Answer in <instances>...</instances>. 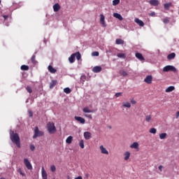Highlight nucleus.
I'll list each match as a JSON object with an SVG mask.
<instances>
[{
  "label": "nucleus",
  "mask_w": 179,
  "mask_h": 179,
  "mask_svg": "<svg viewBox=\"0 0 179 179\" xmlns=\"http://www.w3.org/2000/svg\"><path fill=\"white\" fill-rule=\"evenodd\" d=\"M10 139L16 145L17 147L19 148H21L20 146V137H19V134L17 133H15V131L10 130Z\"/></svg>",
  "instance_id": "obj_1"
},
{
  "label": "nucleus",
  "mask_w": 179,
  "mask_h": 179,
  "mask_svg": "<svg viewBox=\"0 0 179 179\" xmlns=\"http://www.w3.org/2000/svg\"><path fill=\"white\" fill-rule=\"evenodd\" d=\"M47 128L49 134H55V132H57V129L55 128L54 122H49L47 124Z\"/></svg>",
  "instance_id": "obj_2"
},
{
  "label": "nucleus",
  "mask_w": 179,
  "mask_h": 179,
  "mask_svg": "<svg viewBox=\"0 0 179 179\" xmlns=\"http://www.w3.org/2000/svg\"><path fill=\"white\" fill-rule=\"evenodd\" d=\"M44 136V132L41 131L38 129V127H35L34 129V134L33 136V138L36 139L40 136Z\"/></svg>",
  "instance_id": "obj_3"
},
{
  "label": "nucleus",
  "mask_w": 179,
  "mask_h": 179,
  "mask_svg": "<svg viewBox=\"0 0 179 179\" xmlns=\"http://www.w3.org/2000/svg\"><path fill=\"white\" fill-rule=\"evenodd\" d=\"M169 71H171L172 72H176L177 69L173 66H166L163 68V72H169Z\"/></svg>",
  "instance_id": "obj_4"
},
{
  "label": "nucleus",
  "mask_w": 179,
  "mask_h": 179,
  "mask_svg": "<svg viewBox=\"0 0 179 179\" xmlns=\"http://www.w3.org/2000/svg\"><path fill=\"white\" fill-rule=\"evenodd\" d=\"M24 163L28 170H33V166L27 158L24 159Z\"/></svg>",
  "instance_id": "obj_5"
},
{
  "label": "nucleus",
  "mask_w": 179,
  "mask_h": 179,
  "mask_svg": "<svg viewBox=\"0 0 179 179\" xmlns=\"http://www.w3.org/2000/svg\"><path fill=\"white\" fill-rule=\"evenodd\" d=\"M106 17H104V15L101 14L100 15V23L102 25L103 27H106L107 24H106Z\"/></svg>",
  "instance_id": "obj_6"
},
{
  "label": "nucleus",
  "mask_w": 179,
  "mask_h": 179,
  "mask_svg": "<svg viewBox=\"0 0 179 179\" xmlns=\"http://www.w3.org/2000/svg\"><path fill=\"white\" fill-rule=\"evenodd\" d=\"M152 80H153V77L152 76H147L146 78L144 79V82L148 83V85L152 84Z\"/></svg>",
  "instance_id": "obj_7"
},
{
  "label": "nucleus",
  "mask_w": 179,
  "mask_h": 179,
  "mask_svg": "<svg viewBox=\"0 0 179 179\" xmlns=\"http://www.w3.org/2000/svg\"><path fill=\"white\" fill-rule=\"evenodd\" d=\"M75 120L78 121V122H80V124H85L86 122V120L85 118L79 116H75Z\"/></svg>",
  "instance_id": "obj_8"
},
{
  "label": "nucleus",
  "mask_w": 179,
  "mask_h": 179,
  "mask_svg": "<svg viewBox=\"0 0 179 179\" xmlns=\"http://www.w3.org/2000/svg\"><path fill=\"white\" fill-rule=\"evenodd\" d=\"M149 3L151 6H159L160 2H159V0H150Z\"/></svg>",
  "instance_id": "obj_9"
},
{
  "label": "nucleus",
  "mask_w": 179,
  "mask_h": 179,
  "mask_svg": "<svg viewBox=\"0 0 179 179\" xmlns=\"http://www.w3.org/2000/svg\"><path fill=\"white\" fill-rule=\"evenodd\" d=\"M99 148L101 150V153H102L103 155H108V150H107V149H106L103 145H100Z\"/></svg>",
  "instance_id": "obj_10"
},
{
  "label": "nucleus",
  "mask_w": 179,
  "mask_h": 179,
  "mask_svg": "<svg viewBox=\"0 0 179 179\" xmlns=\"http://www.w3.org/2000/svg\"><path fill=\"white\" fill-rule=\"evenodd\" d=\"M101 66H94L93 69H92V71L93 72H94L95 73H99V72H101Z\"/></svg>",
  "instance_id": "obj_11"
},
{
  "label": "nucleus",
  "mask_w": 179,
  "mask_h": 179,
  "mask_svg": "<svg viewBox=\"0 0 179 179\" xmlns=\"http://www.w3.org/2000/svg\"><path fill=\"white\" fill-rule=\"evenodd\" d=\"M57 83H58V81H57V80H52L50 83V89H54V87L57 86Z\"/></svg>",
  "instance_id": "obj_12"
},
{
  "label": "nucleus",
  "mask_w": 179,
  "mask_h": 179,
  "mask_svg": "<svg viewBox=\"0 0 179 179\" xmlns=\"http://www.w3.org/2000/svg\"><path fill=\"white\" fill-rule=\"evenodd\" d=\"M84 138L87 141L90 139V138H92V133H90V131H85V132H84Z\"/></svg>",
  "instance_id": "obj_13"
},
{
  "label": "nucleus",
  "mask_w": 179,
  "mask_h": 179,
  "mask_svg": "<svg viewBox=\"0 0 179 179\" xmlns=\"http://www.w3.org/2000/svg\"><path fill=\"white\" fill-rule=\"evenodd\" d=\"M134 22L137 23V24L140 25L141 27H143L145 26V23L143 22V21L139 20L138 18H136L134 20Z\"/></svg>",
  "instance_id": "obj_14"
},
{
  "label": "nucleus",
  "mask_w": 179,
  "mask_h": 179,
  "mask_svg": "<svg viewBox=\"0 0 179 179\" xmlns=\"http://www.w3.org/2000/svg\"><path fill=\"white\" fill-rule=\"evenodd\" d=\"M136 57L137 59H139V61H145V57H143V55L139 52L136 53Z\"/></svg>",
  "instance_id": "obj_15"
},
{
  "label": "nucleus",
  "mask_w": 179,
  "mask_h": 179,
  "mask_svg": "<svg viewBox=\"0 0 179 179\" xmlns=\"http://www.w3.org/2000/svg\"><path fill=\"white\" fill-rule=\"evenodd\" d=\"M42 178L43 179H48V175L47 174V172L45 171V169H44V167L42 168Z\"/></svg>",
  "instance_id": "obj_16"
},
{
  "label": "nucleus",
  "mask_w": 179,
  "mask_h": 179,
  "mask_svg": "<svg viewBox=\"0 0 179 179\" xmlns=\"http://www.w3.org/2000/svg\"><path fill=\"white\" fill-rule=\"evenodd\" d=\"M113 17H115L116 19H118V20H124L122 15H121V14H119L118 13H114Z\"/></svg>",
  "instance_id": "obj_17"
},
{
  "label": "nucleus",
  "mask_w": 179,
  "mask_h": 179,
  "mask_svg": "<svg viewBox=\"0 0 179 179\" xmlns=\"http://www.w3.org/2000/svg\"><path fill=\"white\" fill-rule=\"evenodd\" d=\"M48 69L50 73H57V69H54L52 66L49 65L48 67Z\"/></svg>",
  "instance_id": "obj_18"
},
{
  "label": "nucleus",
  "mask_w": 179,
  "mask_h": 179,
  "mask_svg": "<svg viewBox=\"0 0 179 179\" xmlns=\"http://www.w3.org/2000/svg\"><path fill=\"white\" fill-rule=\"evenodd\" d=\"M59 9H61V6H59V4L58 3H55L53 6L54 12H58L59 10Z\"/></svg>",
  "instance_id": "obj_19"
},
{
  "label": "nucleus",
  "mask_w": 179,
  "mask_h": 179,
  "mask_svg": "<svg viewBox=\"0 0 179 179\" xmlns=\"http://www.w3.org/2000/svg\"><path fill=\"white\" fill-rule=\"evenodd\" d=\"M119 73H120V76H124V77L128 76V73L124 69L120 70L119 71Z\"/></svg>",
  "instance_id": "obj_20"
},
{
  "label": "nucleus",
  "mask_w": 179,
  "mask_h": 179,
  "mask_svg": "<svg viewBox=\"0 0 179 179\" xmlns=\"http://www.w3.org/2000/svg\"><path fill=\"white\" fill-rule=\"evenodd\" d=\"M116 44H117V45H124V40L121 39V38H117L116 39V41H115Z\"/></svg>",
  "instance_id": "obj_21"
},
{
  "label": "nucleus",
  "mask_w": 179,
  "mask_h": 179,
  "mask_svg": "<svg viewBox=\"0 0 179 179\" xmlns=\"http://www.w3.org/2000/svg\"><path fill=\"white\" fill-rule=\"evenodd\" d=\"M176 89V87H174V86H170V87H168L165 92L166 93H170L171 92H173V90H174Z\"/></svg>",
  "instance_id": "obj_22"
},
{
  "label": "nucleus",
  "mask_w": 179,
  "mask_h": 179,
  "mask_svg": "<svg viewBox=\"0 0 179 179\" xmlns=\"http://www.w3.org/2000/svg\"><path fill=\"white\" fill-rule=\"evenodd\" d=\"M69 61L70 64H73L75 62V55L72 54L70 57H69Z\"/></svg>",
  "instance_id": "obj_23"
},
{
  "label": "nucleus",
  "mask_w": 179,
  "mask_h": 179,
  "mask_svg": "<svg viewBox=\"0 0 179 179\" xmlns=\"http://www.w3.org/2000/svg\"><path fill=\"white\" fill-rule=\"evenodd\" d=\"M130 148L131 149H138V148H139V144L136 142H134L130 145Z\"/></svg>",
  "instance_id": "obj_24"
},
{
  "label": "nucleus",
  "mask_w": 179,
  "mask_h": 179,
  "mask_svg": "<svg viewBox=\"0 0 179 179\" xmlns=\"http://www.w3.org/2000/svg\"><path fill=\"white\" fill-rule=\"evenodd\" d=\"M74 57L76 58L78 61H80V59L82 58V55H80V53L79 52L73 53Z\"/></svg>",
  "instance_id": "obj_25"
},
{
  "label": "nucleus",
  "mask_w": 179,
  "mask_h": 179,
  "mask_svg": "<svg viewBox=\"0 0 179 179\" xmlns=\"http://www.w3.org/2000/svg\"><path fill=\"white\" fill-rule=\"evenodd\" d=\"M123 107H125L126 108H131V103L126 101L122 103Z\"/></svg>",
  "instance_id": "obj_26"
},
{
  "label": "nucleus",
  "mask_w": 179,
  "mask_h": 179,
  "mask_svg": "<svg viewBox=\"0 0 179 179\" xmlns=\"http://www.w3.org/2000/svg\"><path fill=\"white\" fill-rule=\"evenodd\" d=\"M72 141H73V137H72V136H70L66 138V143H69V145H71V143H72Z\"/></svg>",
  "instance_id": "obj_27"
},
{
  "label": "nucleus",
  "mask_w": 179,
  "mask_h": 179,
  "mask_svg": "<svg viewBox=\"0 0 179 179\" xmlns=\"http://www.w3.org/2000/svg\"><path fill=\"white\" fill-rule=\"evenodd\" d=\"M83 113H94V110H90L89 107H85L83 109Z\"/></svg>",
  "instance_id": "obj_28"
},
{
  "label": "nucleus",
  "mask_w": 179,
  "mask_h": 179,
  "mask_svg": "<svg viewBox=\"0 0 179 179\" xmlns=\"http://www.w3.org/2000/svg\"><path fill=\"white\" fill-rule=\"evenodd\" d=\"M167 58H168L169 59H174V58H176V53L172 52V53L169 54V55L167 56Z\"/></svg>",
  "instance_id": "obj_29"
},
{
  "label": "nucleus",
  "mask_w": 179,
  "mask_h": 179,
  "mask_svg": "<svg viewBox=\"0 0 179 179\" xmlns=\"http://www.w3.org/2000/svg\"><path fill=\"white\" fill-rule=\"evenodd\" d=\"M31 61L32 62V64L34 65H36V64H37V61H36V55H34L31 58Z\"/></svg>",
  "instance_id": "obj_30"
},
{
  "label": "nucleus",
  "mask_w": 179,
  "mask_h": 179,
  "mask_svg": "<svg viewBox=\"0 0 179 179\" xmlns=\"http://www.w3.org/2000/svg\"><path fill=\"white\" fill-rule=\"evenodd\" d=\"M21 71H29V66L27 65H22L20 67Z\"/></svg>",
  "instance_id": "obj_31"
},
{
  "label": "nucleus",
  "mask_w": 179,
  "mask_h": 179,
  "mask_svg": "<svg viewBox=\"0 0 179 179\" xmlns=\"http://www.w3.org/2000/svg\"><path fill=\"white\" fill-rule=\"evenodd\" d=\"M130 156H131V153L129 152H126L124 153V160H128Z\"/></svg>",
  "instance_id": "obj_32"
},
{
  "label": "nucleus",
  "mask_w": 179,
  "mask_h": 179,
  "mask_svg": "<svg viewBox=\"0 0 179 179\" xmlns=\"http://www.w3.org/2000/svg\"><path fill=\"white\" fill-rule=\"evenodd\" d=\"M117 57H118V58H123V59H125L127 57L124 53H118L117 55Z\"/></svg>",
  "instance_id": "obj_33"
},
{
  "label": "nucleus",
  "mask_w": 179,
  "mask_h": 179,
  "mask_svg": "<svg viewBox=\"0 0 179 179\" xmlns=\"http://www.w3.org/2000/svg\"><path fill=\"white\" fill-rule=\"evenodd\" d=\"M79 145L81 149H85V141H83V140L80 141Z\"/></svg>",
  "instance_id": "obj_34"
},
{
  "label": "nucleus",
  "mask_w": 179,
  "mask_h": 179,
  "mask_svg": "<svg viewBox=\"0 0 179 179\" xmlns=\"http://www.w3.org/2000/svg\"><path fill=\"white\" fill-rule=\"evenodd\" d=\"M26 90H27V92H28V93H29L30 94H31V93H33V90L31 89V87H30V86H27Z\"/></svg>",
  "instance_id": "obj_35"
},
{
  "label": "nucleus",
  "mask_w": 179,
  "mask_h": 179,
  "mask_svg": "<svg viewBox=\"0 0 179 179\" xmlns=\"http://www.w3.org/2000/svg\"><path fill=\"white\" fill-rule=\"evenodd\" d=\"M145 121L147 122H152V116L148 115L147 116H145Z\"/></svg>",
  "instance_id": "obj_36"
},
{
  "label": "nucleus",
  "mask_w": 179,
  "mask_h": 179,
  "mask_svg": "<svg viewBox=\"0 0 179 179\" xmlns=\"http://www.w3.org/2000/svg\"><path fill=\"white\" fill-rule=\"evenodd\" d=\"M64 93H66V94H69V93H71V88L69 87H66L64 89Z\"/></svg>",
  "instance_id": "obj_37"
},
{
  "label": "nucleus",
  "mask_w": 179,
  "mask_h": 179,
  "mask_svg": "<svg viewBox=\"0 0 179 179\" xmlns=\"http://www.w3.org/2000/svg\"><path fill=\"white\" fill-rule=\"evenodd\" d=\"M150 134H156V132H157V130L156 129V128H151L149 131Z\"/></svg>",
  "instance_id": "obj_38"
},
{
  "label": "nucleus",
  "mask_w": 179,
  "mask_h": 179,
  "mask_svg": "<svg viewBox=\"0 0 179 179\" xmlns=\"http://www.w3.org/2000/svg\"><path fill=\"white\" fill-rule=\"evenodd\" d=\"M166 136H167V134L166 133H162L159 134V138L161 139H165Z\"/></svg>",
  "instance_id": "obj_39"
},
{
  "label": "nucleus",
  "mask_w": 179,
  "mask_h": 179,
  "mask_svg": "<svg viewBox=\"0 0 179 179\" xmlns=\"http://www.w3.org/2000/svg\"><path fill=\"white\" fill-rule=\"evenodd\" d=\"M50 170L52 173H55L56 170H57V168L55 166V165H52L50 166Z\"/></svg>",
  "instance_id": "obj_40"
},
{
  "label": "nucleus",
  "mask_w": 179,
  "mask_h": 179,
  "mask_svg": "<svg viewBox=\"0 0 179 179\" xmlns=\"http://www.w3.org/2000/svg\"><path fill=\"white\" fill-rule=\"evenodd\" d=\"M118 3H120V0H113V6H116V5H118Z\"/></svg>",
  "instance_id": "obj_41"
},
{
  "label": "nucleus",
  "mask_w": 179,
  "mask_h": 179,
  "mask_svg": "<svg viewBox=\"0 0 179 179\" xmlns=\"http://www.w3.org/2000/svg\"><path fill=\"white\" fill-rule=\"evenodd\" d=\"M163 23H164L165 24H167V23H169L170 20H169V18L166 17L164 18L162 20Z\"/></svg>",
  "instance_id": "obj_42"
},
{
  "label": "nucleus",
  "mask_w": 179,
  "mask_h": 179,
  "mask_svg": "<svg viewBox=\"0 0 179 179\" xmlns=\"http://www.w3.org/2000/svg\"><path fill=\"white\" fill-rule=\"evenodd\" d=\"M92 57H99V52L95 51L92 53Z\"/></svg>",
  "instance_id": "obj_43"
},
{
  "label": "nucleus",
  "mask_w": 179,
  "mask_h": 179,
  "mask_svg": "<svg viewBox=\"0 0 179 179\" xmlns=\"http://www.w3.org/2000/svg\"><path fill=\"white\" fill-rule=\"evenodd\" d=\"M30 149L32 152H34V150H36V146H34V145H30Z\"/></svg>",
  "instance_id": "obj_44"
},
{
  "label": "nucleus",
  "mask_w": 179,
  "mask_h": 179,
  "mask_svg": "<svg viewBox=\"0 0 179 179\" xmlns=\"http://www.w3.org/2000/svg\"><path fill=\"white\" fill-rule=\"evenodd\" d=\"M120 96H122V92H117L115 94L116 97H120Z\"/></svg>",
  "instance_id": "obj_45"
},
{
  "label": "nucleus",
  "mask_w": 179,
  "mask_h": 179,
  "mask_svg": "<svg viewBox=\"0 0 179 179\" xmlns=\"http://www.w3.org/2000/svg\"><path fill=\"white\" fill-rule=\"evenodd\" d=\"M85 117H87V118H90V120H92L93 118V117L92 116V115H87V114H85Z\"/></svg>",
  "instance_id": "obj_46"
},
{
  "label": "nucleus",
  "mask_w": 179,
  "mask_h": 179,
  "mask_svg": "<svg viewBox=\"0 0 179 179\" xmlns=\"http://www.w3.org/2000/svg\"><path fill=\"white\" fill-rule=\"evenodd\" d=\"M164 6L165 9H168V8H170V4H169V3H165V4L164 5Z\"/></svg>",
  "instance_id": "obj_47"
},
{
  "label": "nucleus",
  "mask_w": 179,
  "mask_h": 179,
  "mask_svg": "<svg viewBox=\"0 0 179 179\" xmlns=\"http://www.w3.org/2000/svg\"><path fill=\"white\" fill-rule=\"evenodd\" d=\"M155 15H156V13H155V12H152L149 14V16H152V17L155 16Z\"/></svg>",
  "instance_id": "obj_48"
},
{
  "label": "nucleus",
  "mask_w": 179,
  "mask_h": 179,
  "mask_svg": "<svg viewBox=\"0 0 179 179\" xmlns=\"http://www.w3.org/2000/svg\"><path fill=\"white\" fill-rule=\"evenodd\" d=\"M131 104H136V101H135L134 99H131Z\"/></svg>",
  "instance_id": "obj_49"
},
{
  "label": "nucleus",
  "mask_w": 179,
  "mask_h": 179,
  "mask_svg": "<svg viewBox=\"0 0 179 179\" xmlns=\"http://www.w3.org/2000/svg\"><path fill=\"white\" fill-rule=\"evenodd\" d=\"M158 169L160 171H162L163 166L160 165L158 166Z\"/></svg>",
  "instance_id": "obj_50"
},
{
  "label": "nucleus",
  "mask_w": 179,
  "mask_h": 179,
  "mask_svg": "<svg viewBox=\"0 0 179 179\" xmlns=\"http://www.w3.org/2000/svg\"><path fill=\"white\" fill-rule=\"evenodd\" d=\"M19 171H20V174H21V176H24V173L22 172V169H20Z\"/></svg>",
  "instance_id": "obj_51"
},
{
  "label": "nucleus",
  "mask_w": 179,
  "mask_h": 179,
  "mask_svg": "<svg viewBox=\"0 0 179 179\" xmlns=\"http://www.w3.org/2000/svg\"><path fill=\"white\" fill-rule=\"evenodd\" d=\"M29 117H33V113H31V111H29Z\"/></svg>",
  "instance_id": "obj_52"
},
{
  "label": "nucleus",
  "mask_w": 179,
  "mask_h": 179,
  "mask_svg": "<svg viewBox=\"0 0 179 179\" xmlns=\"http://www.w3.org/2000/svg\"><path fill=\"white\" fill-rule=\"evenodd\" d=\"M75 179H83V178H82V176H78V177L75 178Z\"/></svg>",
  "instance_id": "obj_53"
},
{
  "label": "nucleus",
  "mask_w": 179,
  "mask_h": 179,
  "mask_svg": "<svg viewBox=\"0 0 179 179\" xmlns=\"http://www.w3.org/2000/svg\"><path fill=\"white\" fill-rule=\"evenodd\" d=\"M178 117H179V111H178V112L176 113V118H178Z\"/></svg>",
  "instance_id": "obj_54"
},
{
  "label": "nucleus",
  "mask_w": 179,
  "mask_h": 179,
  "mask_svg": "<svg viewBox=\"0 0 179 179\" xmlns=\"http://www.w3.org/2000/svg\"><path fill=\"white\" fill-rule=\"evenodd\" d=\"M3 17H4V19H6V17H8V16L4 15Z\"/></svg>",
  "instance_id": "obj_55"
},
{
  "label": "nucleus",
  "mask_w": 179,
  "mask_h": 179,
  "mask_svg": "<svg viewBox=\"0 0 179 179\" xmlns=\"http://www.w3.org/2000/svg\"><path fill=\"white\" fill-rule=\"evenodd\" d=\"M0 3H1V0H0Z\"/></svg>",
  "instance_id": "obj_56"
}]
</instances>
